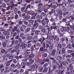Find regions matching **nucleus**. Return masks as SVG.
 I'll use <instances>...</instances> for the list:
<instances>
[{"label": "nucleus", "instance_id": "nucleus-9", "mask_svg": "<svg viewBox=\"0 0 74 74\" xmlns=\"http://www.w3.org/2000/svg\"><path fill=\"white\" fill-rule=\"evenodd\" d=\"M46 43L49 44V45H51V44H52V42L51 41H49V39H48L47 40H46Z\"/></svg>", "mask_w": 74, "mask_h": 74}, {"label": "nucleus", "instance_id": "nucleus-26", "mask_svg": "<svg viewBox=\"0 0 74 74\" xmlns=\"http://www.w3.org/2000/svg\"><path fill=\"white\" fill-rule=\"evenodd\" d=\"M31 14L32 15H34L35 16H36L37 15V13L36 12H34V13Z\"/></svg>", "mask_w": 74, "mask_h": 74}, {"label": "nucleus", "instance_id": "nucleus-43", "mask_svg": "<svg viewBox=\"0 0 74 74\" xmlns=\"http://www.w3.org/2000/svg\"><path fill=\"white\" fill-rule=\"evenodd\" d=\"M38 28L39 29H42V28H43V26H41V25H39L38 27Z\"/></svg>", "mask_w": 74, "mask_h": 74}, {"label": "nucleus", "instance_id": "nucleus-8", "mask_svg": "<svg viewBox=\"0 0 74 74\" xmlns=\"http://www.w3.org/2000/svg\"><path fill=\"white\" fill-rule=\"evenodd\" d=\"M66 53V50L64 48H63L61 50V53L62 54H64Z\"/></svg>", "mask_w": 74, "mask_h": 74}, {"label": "nucleus", "instance_id": "nucleus-36", "mask_svg": "<svg viewBox=\"0 0 74 74\" xmlns=\"http://www.w3.org/2000/svg\"><path fill=\"white\" fill-rule=\"evenodd\" d=\"M14 0H10V4H12V5L14 4Z\"/></svg>", "mask_w": 74, "mask_h": 74}, {"label": "nucleus", "instance_id": "nucleus-23", "mask_svg": "<svg viewBox=\"0 0 74 74\" xmlns=\"http://www.w3.org/2000/svg\"><path fill=\"white\" fill-rule=\"evenodd\" d=\"M27 40H31L32 39V38L31 36H28L27 37Z\"/></svg>", "mask_w": 74, "mask_h": 74}, {"label": "nucleus", "instance_id": "nucleus-24", "mask_svg": "<svg viewBox=\"0 0 74 74\" xmlns=\"http://www.w3.org/2000/svg\"><path fill=\"white\" fill-rule=\"evenodd\" d=\"M29 23H32L34 22V20H29L28 21Z\"/></svg>", "mask_w": 74, "mask_h": 74}, {"label": "nucleus", "instance_id": "nucleus-62", "mask_svg": "<svg viewBox=\"0 0 74 74\" xmlns=\"http://www.w3.org/2000/svg\"><path fill=\"white\" fill-rule=\"evenodd\" d=\"M19 50H17V51H16V52L17 53V55H19Z\"/></svg>", "mask_w": 74, "mask_h": 74}, {"label": "nucleus", "instance_id": "nucleus-6", "mask_svg": "<svg viewBox=\"0 0 74 74\" xmlns=\"http://www.w3.org/2000/svg\"><path fill=\"white\" fill-rule=\"evenodd\" d=\"M3 33L5 36H8L10 35V32L7 31H5L3 32Z\"/></svg>", "mask_w": 74, "mask_h": 74}, {"label": "nucleus", "instance_id": "nucleus-46", "mask_svg": "<svg viewBox=\"0 0 74 74\" xmlns=\"http://www.w3.org/2000/svg\"><path fill=\"white\" fill-rule=\"evenodd\" d=\"M60 40L62 42H63L65 40V39L64 38H61Z\"/></svg>", "mask_w": 74, "mask_h": 74}, {"label": "nucleus", "instance_id": "nucleus-29", "mask_svg": "<svg viewBox=\"0 0 74 74\" xmlns=\"http://www.w3.org/2000/svg\"><path fill=\"white\" fill-rule=\"evenodd\" d=\"M5 52V49H2L1 51V53H4Z\"/></svg>", "mask_w": 74, "mask_h": 74}, {"label": "nucleus", "instance_id": "nucleus-48", "mask_svg": "<svg viewBox=\"0 0 74 74\" xmlns=\"http://www.w3.org/2000/svg\"><path fill=\"white\" fill-rule=\"evenodd\" d=\"M43 47L44 48H45V43L44 42L42 43Z\"/></svg>", "mask_w": 74, "mask_h": 74}, {"label": "nucleus", "instance_id": "nucleus-49", "mask_svg": "<svg viewBox=\"0 0 74 74\" xmlns=\"http://www.w3.org/2000/svg\"><path fill=\"white\" fill-rule=\"evenodd\" d=\"M43 56L45 58H46V57L47 56V53H45L43 55Z\"/></svg>", "mask_w": 74, "mask_h": 74}, {"label": "nucleus", "instance_id": "nucleus-58", "mask_svg": "<svg viewBox=\"0 0 74 74\" xmlns=\"http://www.w3.org/2000/svg\"><path fill=\"white\" fill-rule=\"evenodd\" d=\"M8 17V19L7 20L8 21V20H10V18H11V15H9L7 16Z\"/></svg>", "mask_w": 74, "mask_h": 74}, {"label": "nucleus", "instance_id": "nucleus-41", "mask_svg": "<svg viewBox=\"0 0 74 74\" xmlns=\"http://www.w3.org/2000/svg\"><path fill=\"white\" fill-rule=\"evenodd\" d=\"M14 4H13L11 6V10H13L14 9Z\"/></svg>", "mask_w": 74, "mask_h": 74}, {"label": "nucleus", "instance_id": "nucleus-20", "mask_svg": "<svg viewBox=\"0 0 74 74\" xmlns=\"http://www.w3.org/2000/svg\"><path fill=\"white\" fill-rule=\"evenodd\" d=\"M6 43L4 42H3L2 43V45L3 47H6Z\"/></svg>", "mask_w": 74, "mask_h": 74}, {"label": "nucleus", "instance_id": "nucleus-55", "mask_svg": "<svg viewBox=\"0 0 74 74\" xmlns=\"http://www.w3.org/2000/svg\"><path fill=\"white\" fill-rule=\"evenodd\" d=\"M39 19H42V16L41 15H39Z\"/></svg>", "mask_w": 74, "mask_h": 74}, {"label": "nucleus", "instance_id": "nucleus-17", "mask_svg": "<svg viewBox=\"0 0 74 74\" xmlns=\"http://www.w3.org/2000/svg\"><path fill=\"white\" fill-rule=\"evenodd\" d=\"M62 45L60 43H59L58 44L57 47L58 48H62Z\"/></svg>", "mask_w": 74, "mask_h": 74}, {"label": "nucleus", "instance_id": "nucleus-28", "mask_svg": "<svg viewBox=\"0 0 74 74\" xmlns=\"http://www.w3.org/2000/svg\"><path fill=\"white\" fill-rule=\"evenodd\" d=\"M47 70H48V68H45L43 70L42 72H47Z\"/></svg>", "mask_w": 74, "mask_h": 74}, {"label": "nucleus", "instance_id": "nucleus-60", "mask_svg": "<svg viewBox=\"0 0 74 74\" xmlns=\"http://www.w3.org/2000/svg\"><path fill=\"white\" fill-rule=\"evenodd\" d=\"M49 38L50 40H52V39H53V38L52 37H51V36H49Z\"/></svg>", "mask_w": 74, "mask_h": 74}, {"label": "nucleus", "instance_id": "nucleus-11", "mask_svg": "<svg viewBox=\"0 0 74 74\" xmlns=\"http://www.w3.org/2000/svg\"><path fill=\"white\" fill-rule=\"evenodd\" d=\"M62 59V57L61 56H57V60H60Z\"/></svg>", "mask_w": 74, "mask_h": 74}, {"label": "nucleus", "instance_id": "nucleus-33", "mask_svg": "<svg viewBox=\"0 0 74 74\" xmlns=\"http://www.w3.org/2000/svg\"><path fill=\"white\" fill-rule=\"evenodd\" d=\"M14 12H18V8H15L14 9Z\"/></svg>", "mask_w": 74, "mask_h": 74}, {"label": "nucleus", "instance_id": "nucleus-27", "mask_svg": "<svg viewBox=\"0 0 74 74\" xmlns=\"http://www.w3.org/2000/svg\"><path fill=\"white\" fill-rule=\"evenodd\" d=\"M41 14L43 16H46L47 15V14L44 12H42L41 13Z\"/></svg>", "mask_w": 74, "mask_h": 74}, {"label": "nucleus", "instance_id": "nucleus-19", "mask_svg": "<svg viewBox=\"0 0 74 74\" xmlns=\"http://www.w3.org/2000/svg\"><path fill=\"white\" fill-rule=\"evenodd\" d=\"M59 5H62L63 7H64L66 5V4L64 3H62V4H59Z\"/></svg>", "mask_w": 74, "mask_h": 74}, {"label": "nucleus", "instance_id": "nucleus-18", "mask_svg": "<svg viewBox=\"0 0 74 74\" xmlns=\"http://www.w3.org/2000/svg\"><path fill=\"white\" fill-rule=\"evenodd\" d=\"M33 26L36 28L38 26V23H35L34 25H33Z\"/></svg>", "mask_w": 74, "mask_h": 74}, {"label": "nucleus", "instance_id": "nucleus-34", "mask_svg": "<svg viewBox=\"0 0 74 74\" xmlns=\"http://www.w3.org/2000/svg\"><path fill=\"white\" fill-rule=\"evenodd\" d=\"M69 14V12H66L64 13L63 14V15H64V16H65V15H67V14Z\"/></svg>", "mask_w": 74, "mask_h": 74}, {"label": "nucleus", "instance_id": "nucleus-51", "mask_svg": "<svg viewBox=\"0 0 74 74\" xmlns=\"http://www.w3.org/2000/svg\"><path fill=\"white\" fill-rule=\"evenodd\" d=\"M31 19H36V16H33L31 18Z\"/></svg>", "mask_w": 74, "mask_h": 74}, {"label": "nucleus", "instance_id": "nucleus-54", "mask_svg": "<svg viewBox=\"0 0 74 74\" xmlns=\"http://www.w3.org/2000/svg\"><path fill=\"white\" fill-rule=\"evenodd\" d=\"M44 49L43 47H40V51H44Z\"/></svg>", "mask_w": 74, "mask_h": 74}, {"label": "nucleus", "instance_id": "nucleus-4", "mask_svg": "<svg viewBox=\"0 0 74 74\" xmlns=\"http://www.w3.org/2000/svg\"><path fill=\"white\" fill-rule=\"evenodd\" d=\"M61 31L62 32H66V27H64L61 28L60 29Z\"/></svg>", "mask_w": 74, "mask_h": 74}, {"label": "nucleus", "instance_id": "nucleus-30", "mask_svg": "<svg viewBox=\"0 0 74 74\" xmlns=\"http://www.w3.org/2000/svg\"><path fill=\"white\" fill-rule=\"evenodd\" d=\"M4 67V65L3 64H0V69H2V68Z\"/></svg>", "mask_w": 74, "mask_h": 74}, {"label": "nucleus", "instance_id": "nucleus-63", "mask_svg": "<svg viewBox=\"0 0 74 74\" xmlns=\"http://www.w3.org/2000/svg\"><path fill=\"white\" fill-rule=\"evenodd\" d=\"M19 35H17L16 37H15V38L16 40V39H19Z\"/></svg>", "mask_w": 74, "mask_h": 74}, {"label": "nucleus", "instance_id": "nucleus-56", "mask_svg": "<svg viewBox=\"0 0 74 74\" xmlns=\"http://www.w3.org/2000/svg\"><path fill=\"white\" fill-rule=\"evenodd\" d=\"M66 60H67V61H68L69 63H71V60H70L69 58H67L66 59Z\"/></svg>", "mask_w": 74, "mask_h": 74}, {"label": "nucleus", "instance_id": "nucleus-40", "mask_svg": "<svg viewBox=\"0 0 74 74\" xmlns=\"http://www.w3.org/2000/svg\"><path fill=\"white\" fill-rule=\"evenodd\" d=\"M32 45L31 43L29 44L27 46V48H30L31 46Z\"/></svg>", "mask_w": 74, "mask_h": 74}, {"label": "nucleus", "instance_id": "nucleus-1", "mask_svg": "<svg viewBox=\"0 0 74 74\" xmlns=\"http://www.w3.org/2000/svg\"><path fill=\"white\" fill-rule=\"evenodd\" d=\"M59 62L60 63V64L58 63H56V64L58 66H59L60 68L61 67H63V65L64 66H66V62L64 61L63 62H62L61 63V62H62V61H59Z\"/></svg>", "mask_w": 74, "mask_h": 74}, {"label": "nucleus", "instance_id": "nucleus-14", "mask_svg": "<svg viewBox=\"0 0 74 74\" xmlns=\"http://www.w3.org/2000/svg\"><path fill=\"white\" fill-rule=\"evenodd\" d=\"M40 33V30H36L35 31V34L36 35H38Z\"/></svg>", "mask_w": 74, "mask_h": 74}, {"label": "nucleus", "instance_id": "nucleus-16", "mask_svg": "<svg viewBox=\"0 0 74 74\" xmlns=\"http://www.w3.org/2000/svg\"><path fill=\"white\" fill-rule=\"evenodd\" d=\"M41 32L43 33H45L46 32V29L45 28H43L41 29Z\"/></svg>", "mask_w": 74, "mask_h": 74}, {"label": "nucleus", "instance_id": "nucleus-64", "mask_svg": "<svg viewBox=\"0 0 74 74\" xmlns=\"http://www.w3.org/2000/svg\"><path fill=\"white\" fill-rule=\"evenodd\" d=\"M41 20L40 19L37 20V21L38 23H41Z\"/></svg>", "mask_w": 74, "mask_h": 74}, {"label": "nucleus", "instance_id": "nucleus-59", "mask_svg": "<svg viewBox=\"0 0 74 74\" xmlns=\"http://www.w3.org/2000/svg\"><path fill=\"white\" fill-rule=\"evenodd\" d=\"M10 72V70H6L4 71V73H9Z\"/></svg>", "mask_w": 74, "mask_h": 74}, {"label": "nucleus", "instance_id": "nucleus-45", "mask_svg": "<svg viewBox=\"0 0 74 74\" xmlns=\"http://www.w3.org/2000/svg\"><path fill=\"white\" fill-rule=\"evenodd\" d=\"M53 44H51L49 48L51 49H53Z\"/></svg>", "mask_w": 74, "mask_h": 74}, {"label": "nucleus", "instance_id": "nucleus-12", "mask_svg": "<svg viewBox=\"0 0 74 74\" xmlns=\"http://www.w3.org/2000/svg\"><path fill=\"white\" fill-rule=\"evenodd\" d=\"M31 30V28L30 27L27 28L25 30V32L26 33H28Z\"/></svg>", "mask_w": 74, "mask_h": 74}, {"label": "nucleus", "instance_id": "nucleus-35", "mask_svg": "<svg viewBox=\"0 0 74 74\" xmlns=\"http://www.w3.org/2000/svg\"><path fill=\"white\" fill-rule=\"evenodd\" d=\"M45 38L43 37L42 38V41H41L40 42L41 43V44H42V42H44V41H45Z\"/></svg>", "mask_w": 74, "mask_h": 74}, {"label": "nucleus", "instance_id": "nucleus-21", "mask_svg": "<svg viewBox=\"0 0 74 74\" xmlns=\"http://www.w3.org/2000/svg\"><path fill=\"white\" fill-rule=\"evenodd\" d=\"M57 6L58 5H57V4H55L51 6V8H56Z\"/></svg>", "mask_w": 74, "mask_h": 74}, {"label": "nucleus", "instance_id": "nucleus-61", "mask_svg": "<svg viewBox=\"0 0 74 74\" xmlns=\"http://www.w3.org/2000/svg\"><path fill=\"white\" fill-rule=\"evenodd\" d=\"M13 62L14 63H17V61L16 59H14L13 60Z\"/></svg>", "mask_w": 74, "mask_h": 74}, {"label": "nucleus", "instance_id": "nucleus-53", "mask_svg": "<svg viewBox=\"0 0 74 74\" xmlns=\"http://www.w3.org/2000/svg\"><path fill=\"white\" fill-rule=\"evenodd\" d=\"M23 22H24V24H25V25H28V23L26 21H23Z\"/></svg>", "mask_w": 74, "mask_h": 74}, {"label": "nucleus", "instance_id": "nucleus-22", "mask_svg": "<svg viewBox=\"0 0 74 74\" xmlns=\"http://www.w3.org/2000/svg\"><path fill=\"white\" fill-rule=\"evenodd\" d=\"M31 68H32V69H33V70H34V69L36 68V65H32L31 66Z\"/></svg>", "mask_w": 74, "mask_h": 74}, {"label": "nucleus", "instance_id": "nucleus-25", "mask_svg": "<svg viewBox=\"0 0 74 74\" xmlns=\"http://www.w3.org/2000/svg\"><path fill=\"white\" fill-rule=\"evenodd\" d=\"M67 73L68 74H73V70H72L71 69H70L69 71Z\"/></svg>", "mask_w": 74, "mask_h": 74}, {"label": "nucleus", "instance_id": "nucleus-7", "mask_svg": "<svg viewBox=\"0 0 74 74\" xmlns=\"http://www.w3.org/2000/svg\"><path fill=\"white\" fill-rule=\"evenodd\" d=\"M18 29V27H17V26H14V28L12 29L13 32H14L16 31V30Z\"/></svg>", "mask_w": 74, "mask_h": 74}, {"label": "nucleus", "instance_id": "nucleus-57", "mask_svg": "<svg viewBox=\"0 0 74 74\" xmlns=\"http://www.w3.org/2000/svg\"><path fill=\"white\" fill-rule=\"evenodd\" d=\"M24 36V34H23V33H21L20 34V37H22L23 36Z\"/></svg>", "mask_w": 74, "mask_h": 74}, {"label": "nucleus", "instance_id": "nucleus-3", "mask_svg": "<svg viewBox=\"0 0 74 74\" xmlns=\"http://www.w3.org/2000/svg\"><path fill=\"white\" fill-rule=\"evenodd\" d=\"M20 47H22V49H25L26 47V45L25 43H23L20 45Z\"/></svg>", "mask_w": 74, "mask_h": 74}, {"label": "nucleus", "instance_id": "nucleus-38", "mask_svg": "<svg viewBox=\"0 0 74 74\" xmlns=\"http://www.w3.org/2000/svg\"><path fill=\"white\" fill-rule=\"evenodd\" d=\"M42 26H44L46 24V22H45V21H44L43 23H42Z\"/></svg>", "mask_w": 74, "mask_h": 74}, {"label": "nucleus", "instance_id": "nucleus-50", "mask_svg": "<svg viewBox=\"0 0 74 74\" xmlns=\"http://www.w3.org/2000/svg\"><path fill=\"white\" fill-rule=\"evenodd\" d=\"M46 48H47L49 47V45L48 43H46Z\"/></svg>", "mask_w": 74, "mask_h": 74}, {"label": "nucleus", "instance_id": "nucleus-32", "mask_svg": "<svg viewBox=\"0 0 74 74\" xmlns=\"http://www.w3.org/2000/svg\"><path fill=\"white\" fill-rule=\"evenodd\" d=\"M25 7H24L22 8H21V11L22 12H23L24 10H25Z\"/></svg>", "mask_w": 74, "mask_h": 74}, {"label": "nucleus", "instance_id": "nucleus-31", "mask_svg": "<svg viewBox=\"0 0 74 74\" xmlns=\"http://www.w3.org/2000/svg\"><path fill=\"white\" fill-rule=\"evenodd\" d=\"M14 58V56L13 55H11L9 56L8 58L10 59H13Z\"/></svg>", "mask_w": 74, "mask_h": 74}, {"label": "nucleus", "instance_id": "nucleus-37", "mask_svg": "<svg viewBox=\"0 0 74 74\" xmlns=\"http://www.w3.org/2000/svg\"><path fill=\"white\" fill-rule=\"evenodd\" d=\"M66 32H69V30H70V28L69 27H67V28L66 27Z\"/></svg>", "mask_w": 74, "mask_h": 74}, {"label": "nucleus", "instance_id": "nucleus-15", "mask_svg": "<svg viewBox=\"0 0 74 74\" xmlns=\"http://www.w3.org/2000/svg\"><path fill=\"white\" fill-rule=\"evenodd\" d=\"M55 53H56V50H53L52 51L51 55L52 56H54L55 55Z\"/></svg>", "mask_w": 74, "mask_h": 74}, {"label": "nucleus", "instance_id": "nucleus-44", "mask_svg": "<svg viewBox=\"0 0 74 74\" xmlns=\"http://www.w3.org/2000/svg\"><path fill=\"white\" fill-rule=\"evenodd\" d=\"M31 6V5H28L27 7L26 8V9H28V8H30Z\"/></svg>", "mask_w": 74, "mask_h": 74}, {"label": "nucleus", "instance_id": "nucleus-42", "mask_svg": "<svg viewBox=\"0 0 74 74\" xmlns=\"http://www.w3.org/2000/svg\"><path fill=\"white\" fill-rule=\"evenodd\" d=\"M69 67L70 70H72V69H73V66L71 65H71L69 66Z\"/></svg>", "mask_w": 74, "mask_h": 74}, {"label": "nucleus", "instance_id": "nucleus-39", "mask_svg": "<svg viewBox=\"0 0 74 74\" xmlns=\"http://www.w3.org/2000/svg\"><path fill=\"white\" fill-rule=\"evenodd\" d=\"M14 18H15L16 19H17L18 18V14H16V15L15 16Z\"/></svg>", "mask_w": 74, "mask_h": 74}, {"label": "nucleus", "instance_id": "nucleus-13", "mask_svg": "<svg viewBox=\"0 0 74 74\" xmlns=\"http://www.w3.org/2000/svg\"><path fill=\"white\" fill-rule=\"evenodd\" d=\"M45 21H46V22L47 24H48V23H49V19H48L47 17H46L45 18Z\"/></svg>", "mask_w": 74, "mask_h": 74}, {"label": "nucleus", "instance_id": "nucleus-10", "mask_svg": "<svg viewBox=\"0 0 74 74\" xmlns=\"http://www.w3.org/2000/svg\"><path fill=\"white\" fill-rule=\"evenodd\" d=\"M41 8V7H39L37 10V11L38 12H38H39V13H41L42 12V10L41 9H40Z\"/></svg>", "mask_w": 74, "mask_h": 74}, {"label": "nucleus", "instance_id": "nucleus-47", "mask_svg": "<svg viewBox=\"0 0 74 74\" xmlns=\"http://www.w3.org/2000/svg\"><path fill=\"white\" fill-rule=\"evenodd\" d=\"M9 30H12H12H13V27L12 26H10L9 27Z\"/></svg>", "mask_w": 74, "mask_h": 74}, {"label": "nucleus", "instance_id": "nucleus-52", "mask_svg": "<svg viewBox=\"0 0 74 74\" xmlns=\"http://www.w3.org/2000/svg\"><path fill=\"white\" fill-rule=\"evenodd\" d=\"M42 61V60L41 59H38L37 60V62H38V63L40 62H41Z\"/></svg>", "mask_w": 74, "mask_h": 74}, {"label": "nucleus", "instance_id": "nucleus-2", "mask_svg": "<svg viewBox=\"0 0 74 74\" xmlns=\"http://www.w3.org/2000/svg\"><path fill=\"white\" fill-rule=\"evenodd\" d=\"M42 10H44L43 11L45 13H47V12H48V9H47V6L45 5L44 4L42 6Z\"/></svg>", "mask_w": 74, "mask_h": 74}, {"label": "nucleus", "instance_id": "nucleus-5", "mask_svg": "<svg viewBox=\"0 0 74 74\" xmlns=\"http://www.w3.org/2000/svg\"><path fill=\"white\" fill-rule=\"evenodd\" d=\"M66 25H67V26H69L70 27H72L73 29L74 30V25L72 27V25L71 24V23H69L68 24H66Z\"/></svg>", "mask_w": 74, "mask_h": 74}]
</instances>
